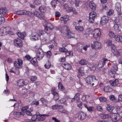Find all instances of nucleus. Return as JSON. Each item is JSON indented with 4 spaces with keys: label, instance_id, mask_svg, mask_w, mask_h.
<instances>
[{
    "label": "nucleus",
    "instance_id": "4",
    "mask_svg": "<svg viewBox=\"0 0 122 122\" xmlns=\"http://www.w3.org/2000/svg\"><path fill=\"white\" fill-rule=\"evenodd\" d=\"M115 22L113 26L114 29L116 32H119L121 28L120 20L118 19H116L115 20Z\"/></svg>",
    "mask_w": 122,
    "mask_h": 122
},
{
    "label": "nucleus",
    "instance_id": "23",
    "mask_svg": "<svg viewBox=\"0 0 122 122\" xmlns=\"http://www.w3.org/2000/svg\"><path fill=\"white\" fill-rule=\"evenodd\" d=\"M64 8L67 12H72L73 10V8L72 7H69L68 6L66 5H64Z\"/></svg>",
    "mask_w": 122,
    "mask_h": 122
},
{
    "label": "nucleus",
    "instance_id": "14",
    "mask_svg": "<svg viewBox=\"0 0 122 122\" xmlns=\"http://www.w3.org/2000/svg\"><path fill=\"white\" fill-rule=\"evenodd\" d=\"M109 82L111 85L113 86H115L119 84V81L117 79H115L114 80H110Z\"/></svg>",
    "mask_w": 122,
    "mask_h": 122
},
{
    "label": "nucleus",
    "instance_id": "24",
    "mask_svg": "<svg viewBox=\"0 0 122 122\" xmlns=\"http://www.w3.org/2000/svg\"><path fill=\"white\" fill-rule=\"evenodd\" d=\"M69 19V16L68 15H66L63 17H61L60 18V20H61L63 21L64 23H66Z\"/></svg>",
    "mask_w": 122,
    "mask_h": 122
},
{
    "label": "nucleus",
    "instance_id": "16",
    "mask_svg": "<svg viewBox=\"0 0 122 122\" xmlns=\"http://www.w3.org/2000/svg\"><path fill=\"white\" fill-rule=\"evenodd\" d=\"M67 28V32L68 36V38H73L74 37V34L73 33L71 32L70 30L68 29V27Z\"/></svg>",
    "mask_w": 122,
    "mask_h": 122
},
{
    "label": "nucleus",
    "instance_id": "57",
    "mask_svg": "<svg viewBox=\"0 0 122 122\" xmlns=\"http://www.w3.org/2000/svg\"><path fill=\"white\" fill-rule=\"evenodd\" d=\"M15 66L17 68H20L21 67L20 66L19 64L17 61H15L14 63Z\"/></svg>",
    "mask_w": 122,
    "mask_h": 122
},
{
    "label": "nucleus",
    "instance_id": "51",
    "mask_svg": "<svg viewBox=\"0 0 122 122\" xmlns=\"http://www.w3.org/2000/svg\"><path fill=\"white\" fill-rule=\"evenodd\" d=\"M59 50L60 51L62 52H66L67 51V50L64 47L60 48Z\"/></svg>",
    "mask_w": 122,
    "mask_h": 122
},
{
    "label": "nucleus",
    "instance_id": "34",
    "mask_svg": "<svg viewBox=\"0 0 122 122\" xmlns=\"http://www.w3.org/2000/svg\"><path fill=\"white\" fill-rule=\"evenodd\" d=\"M30 62L33 65L36 64L37 62L36 58V57H34L30 61Z\"/></svg>",
    "mask_w": 122,
    "mask_h": 122
},
{
    "label": "nucleus",
    "instance_id": "39",
    "mask_svg": "<svg viewBox=\"0 0 122 122\" xmlns=\"http://www.w3.org/2000/svg\"><path fill=\"white\" fill-rule=\"evenodd\" d=\"M58 89L62 91L64 90V88L62 84L60 82H59L58 85Z\"/></svg>",
    "mask_w": 122,
    "mask_h": 122
},
{
    "label": "nucleus",
    "instance_id": "49",
    "mask_svg": "<svg viewBox=\"0 0 122 122\" xmlns=\"http://www.w3.org/2000/svg\"><path fill=\"white\" fill-rule=\"evenodd\" d=\"M54 95V99L56 101L59 98V96L57 93H56V94H53Z\"/></svg>",
    "mask_w": 122,
    "mask_h": 122
},
{
    "label": "nucleus",
    "instance_id": "48",
    "mask_svg": "<svg viewBox=\"0 0 122 122\" xmlns=\"http://www.w3.org/2000/svg\"><path fill=\"white\" fill-rule=\"evenodd\" d=\"M45 17V16L44 14L42 13H39L38 16V17L41 20L43 19Z\"/></svg>",
    "mask_w": 122,
    "mask_h": 122
},
{
    "label": "nucleus",
    "instance_id": "46",
    "mask_svg": "<svg viewBox=\"0 0 122 122\" xmlns=\"http://www.w3.org/2000/svg\"><path fill=\"white\" fill-rule=\"evenodd\" d=\"M33 3L36 5H38L41 4V0H34Z\"/></svg>",
    "mask_w": 122,
    "mask_h": 122
},
{
    "label": "nucleus",
    "instance_id": "58",
    "mask_svg": "<svg viewBox=\"0 0 122 122\" xmlns=\"http://www.w3.org/2000/svg\"><path fill=\"white\" fill-rule=\"evenodd\" d=\"M117 112L119 113H120L122 112V106L118 107L117 108Z\"/></svg>",
    "mask_w": 122,
    "mask_h": 122
},
{
    "label": "nucleus",
    "instance_id": "12",
    "mask_svg": "<svg viewBox=\"0 0 122 122\" xmlns=\"http://www.w3.org/2000/svg\"><path fill=\"white\" fill-rule=\"evenodd\" d=\"M111 49L112 52L114 55L117 56H118L120 55L119 52L116 49L114 45H112Z\"/></svg>",
    "mask_w": 122,
    "mask_h": 122
},
{
    "label": "nucleus",
    "instance_id": "2",
    "mask_svg": "<svg viewBox=\"0 0 122 122\" xmlns=\"http://www.w3.org/2000/svg\"><path fill=\"white\" fill-rule=\"evenodd\" d=\"M44 34V31L42 30H35L33 32L30 36L31 39L34 40H37L39 37H40L41 35H43Z\"/></svg>",
    "mask_w": 122,
    "mask_h": 122
},
{
    "label": "nucleus",
    "instance_id": "11",
    "mask_svg": "<svg viewBox=\"0 0 122 122\" xmlns=\"http://www.w3.org/2000/svg\"><path fill=\"white\" fill-rule=\"evenodd\" d=\"M29 83L28 81L26 79H21L19 80L18 82L19 86H23Z\"/></svg>",
    "mask_w": 122,
    "mask_h": 122
},
{
    "label": "nucleus",
    "instance_id": "55",
    "mask_svg": "<svg viewBox=\"0 0 122 122\" xmlns=\"http://www.w3.org/2000/svg\"><path fill=\"white\" fill-rule=\"evenodd\" d=\"M41 101L42 103L45 105H46L47 103V101L43 98H41Z\"/></svg>",
    "mask_w": 122,
    "mask_h": 122
},
{
    "label": "nucleus",
    "instance_id": "27",
    "mask_svg": "<svg viewBox=\"0 0 122 122\" xmlns=\"http://www.w3.org/2000/svg\"><path fill=\"white\" fill-rule=\"evenodd\" d=\"M77 71L79 75H82V74H84L85 73L84 68L83 67L79 68L77 69Z\"/></svg>",
    "mask_w": 122,
    "mask_h": 122
},
{
    "label": "nucleus",
    "instance_id": "63",
    "mask_svg": "<svg viewBox=\"0 0 122 122\" xmlns=\"http://www.w3.org/2000/svg\"><path fill=\"white\" fill-rule=\"evenodd\" d=\"M39 13L37 11L35 10L33 11V14L35 15L38 17Z\"/></svg>",
    "mask_w": 122,
    "mask_h": 122
},
{
    "label": "nucleus",
    "instance_id": "5",
    "mask_svg": "<svg viewBox=\"0 0 122 122\" xmlns=\"http://www.w3.org/2000/svg\"><path fill=\"white\" fill-rule=\"evenodd\" d=\"M86 116V114L81 112H80L77 113L75 115V117L78 119L83 120L85 118Z\"/></svg>",
    "mask_w": 122,
    "mask_h": 122
},
{
    "label": "nucleus",
    "instance_id": "17",
    "mask_svg": "<svg viewBox=\"0 0 122 122\" xmlns=\"http://www.w3.org/2000/svg\"><path fill=\"white\" fill-rule=\"evenodd\" d=\"M39 116L40 117H38V120L42 121H43L45 119V117H48L49 115H48L44 114L43 115L39 114Z\"/></svg>",
    "mask_w": 122,
    "mask_h": 122
},
{
    "label": "nucleus",
    "instance_id": "53",
    "mask_svg": "<svg viewBox=\"0 0 122 122\" xmlns=\"http://www.w3.org/2000/svg\"><path fill=\"white\" fill-rule=\"evenodd\" d=\"M51 55L52 54L50 51H49L47 52L46 56L47 57H48V58H50V57L51 56Z\"/></svg>",
    "mask_w": 122,
    "mask_h": 122
},
{
    "label": "nucleus",
    "instance_id": "47",
    "mask_svg": "<svg viewBox=\"0 0 122 122\" xmlns=\"http://www.w3.org/2000/svg\"><path fill=\"white\" fill-rule=\"evenodd\" d=\"M29 107L28 106H26L23 107H22L21 108V111L22 112H25L27 111V110L29 108Z\"/></svg>",
    "mask_w": 122,
    "mask_h": 122
},
{
    "label": "nucleus",
    "instance_id": "20",
    "mask_svg": "<svg viewBox=\"0 0 122 122\" xmlns=\"http://www.w3.org/2000/svg\"><path fill=\"white\" fill-rule=\"evenodd\" d=\"M62 65L64 68L68 70H70L71 68V65L67 63H63Z\"/></svg>",
    "mask_w": 122,
    "mask_h": 122
},
{
    "label": "nucleus",
    "instance_id": "1",
    "mask_svg": "<svg viewBox=\"0 0 122 122\" xmlns=\"http://www.w3.org/2000/svg\"><path fill=\"white\" fill-rule=\"evenodd\" d=\"M86 82L88 83L91 84L93 82V83L92 84V86L94 85L95 86H97L98 84V81L96 79L95 76L93 75H91L87 77L86 79Z\"/></svg>",
    "mask_w": 122,
    "mask_h": 122
},
{
    "label": "nucleus",
    "instance_id": "31",
    "mask_svg": "<svg viewBox=\"0 0 122 122\" xmlns=\"http://www.w3.org/2000/svg\"><path fill=\"white\" fill-rule=\"evenodd\" d=\"M104 90L106 92H110L112 91V89L110 87L107 86L104 87Z\"/></svg>",
    "mask_w": 122,
    "mask_h": 122
},
{
    "label": "nucleus",
    "instance_id": "59",
    "mask_svg": "<svg viewBox=\"0 0 122 122\" xmlns=\"http://www.w3.org/2000/svg\"><path fill=\"white\" fill-rule=\"evenodd\" d=\"M59 105L58 104H56L53 105L52 107L51 108L52 109L54 110L56 109H58Z\"/></svg>",
    "mask_w": 122,
    "mask_h": 122
},
{
    "label": "nucleus",
    "instance_id": "13",
    "mask_svg": "<svg viewBox=\"0 0 122 122\" xmlns=\"http://www.w3.org/2000/svg\"><path fill=\"white\" fill-rule=\"evenodd\" d=\"M108 20L109 18L107 16H104L102 17L100 23L102 25H104L108 22Z\"/></svg>",
    "mask_w": 122,
    "mask_h": 122
},
{
    "label": "nucleus",
    "instance_id": "8",
    "mask_svg": "<svg viewBox=\"0 0 122 122\" xmlns=\"http://www.w3.org/2000/svg\"><path fill=\"white\" fill-rule=\"evenodd\" d=\"M101 30L99 29H96L94 30L93 33V37L96 39H98L101 35Z\"/></svg>",
    "mask_w": 122,
    "mask_h": 122
},
{
    "label": "nucleus",
    "instance_id": "3",
    "mask_svg": "<svg viewBox=\"0 0 122 122\" xmlns=\"http://www.w3.org/2000/svg\"><path fill=\"white\" fill-rule=\"evenodd\" d=\"M116 9L118 12V17L120 20H122V14L121 12V6L119 2H117L116 4Z\"/></svg>",
    "mask_w": 122,
    "mask_h": 122
},
{
    "label": "nucleus",
    "instance_id": "7",
    "mask_svg": "<svg viewBox=\"0 0 122 122\" xmlns=\"http://www.w3.org/2000/svg\"><path fill=\"white\" fill-rule=\"evenodd\" d=\"M44 56V53L41 48H39L36 53V56L38 59L40 60Z\"/></svg>",
    "mask_w": 122,
    "mask_h": 122
},
{
    "label": "nucleus",
    "instance_id": "42",
    "mask_svg": "<svg viewBox=\"0 0 122 122\" xmlns=\"http://www.w3.org/2000/svg\"><path fill=\"white\" fill-rule=\"evenodd\" d=\"M13 114L14 116L17 117H19L20 116V112H13Z\"/></svg>",
    "mask_w": 122,
    "mask_h": 122
},
{
    "label": "nucleus",
    "instance_id": "28",
    "mask_svg": "<svg viewBox=\"0 0 122 122\" xmlns=\"http://www.w3.org/2000/svg\"><path fill=\"white\" fill-rule=\"evenodd\" d=\"M39 10L41 12L44 13L46 11V7L44 5H41L39 7Z\"/></svg>",
    "mask_w": 122,
    "mask_h": 122
},
{
    "label": "nucleus",
    "instance_id": "19",
    "mask_svg": "<svg viewBox=\"0 0 122 122\" xmlns=\"http://www.w3.org/2000/svg\"><path fill=\"white\" fill-rule=\"evenodd\" d=\"M76 22H74L73 23L74 25L75 26V29L77 31H83L84 30L83 28V27L81 26H76Z\"/></svg>",
    "mask_w": 122,
    "mask_h": 122
},
{
    "label": "nucleus",
    "instance_id": "37",
    "mask_svg": "<svg viewBox=\"0 0 122 122\" xmlns=\"http://www.w3.org/2000/svg\"><path fill=\"white\" fill-rule=\"evenodd\" d=\"M45 67L47 69H49L51 66V64L49 61H48L44 65Z\"/></svg>",
    "mask_w": 122,
    "mask_h": 122
},
{
    "label": "nucleus",
    "instance_id": "10",
    "mask_svg": "<svg viewBox=\"0 0 122 122\" xmlns=\"http://www.w3.org/2000/svg\"><path fill=\"white\" fill-rule=\"evenodd\" d=\"M91 46L92 48L99 49L101 48V43L97 41H94L93 43L92 44Z\"/></svg>",
    "mask_w": 122,
    "mask_h": 122
},
{
    "label": "nucleus",
    "instance_id": "30",
    "mask_svg": "<svg viewBox=\"0 0 122 122\" xmlns=\"http://www.w3.org/2000/svg\"><path fill=\"white\" fill-rule=\"evenodd\" d=\"M106 109L107 111L111 112L114 109V107L109 105H107L106 107Z\"/></svg>",
    "mask_w": 122,
    "mask_h": 122
},
{
    "label": "nucleus",
    "instance_id": "9",
    "mask_svg": "<svg viewBox=\"0 0 122 122\" xmlns=\"http://www.w3.org/2000/svg\"><path fill=\"white\" fill-rule=\"evenodd\" d=\"M96 16V12H91L89 14V22L91 23H93L95 21V17Z\"/></svg>",
    "mask_w": 122,
    "mask_h": 122
},
{
    "label": "nucleus",
    "instance_id": "25",
    "mask_svg": "<svg viewBox=\"0 0 122 122\" xmlns=\"http://www.w3.org/2000/svg\"><path fill=\"white\" fill-rule=\"evenodd\" d=\"M7 12V10L5 8H0V14L1 15H5Z\"/></svg>",
    "mask_w": 122,
    "mask_h": 122
},
{
    "label": "nucleus",
    "instance_id": "43",
    "mask_svg": "<svg viewBox=\"0 0 122 122\" xmlns=\"http://www.w3.org/2000/svg\"><path fill=\"white\" fill-rule=\"evenodd\" d=\"M109 37L111 38H114L116 37L115 34L112 31H110L109 32Z\"/></svg>",
    "mask_w": 122,
    "mask_h": 122
},
{
    "label": "nucleus",
    "instance_id": "45",
    "mask_svg": "<svg viewBox=\"0 0 122 122\" xmlns=\"http://www.w3.org/2000/svg\"><path fill=\"white\" fill-rule=\"evenodd\" d=\"M25 13V15H27L31 17L33 16V14L31 12L26 10V12Z\"/></svg>",
    "mask_w": 122,
    "mask_h": 122
},
{
    "label": "nucleus",
    "instance_id": "44",
    "mask_svg": "<svg viewBox=\"0 0 122 122\" xmlns=\"http://www.w3.org/2000/svg\"><path fill=\"white\" fill-rule=\"evenodd\" d=\"M80 97V94L79 93H77L75 94L74 97L75 100H76L78 101Z\"/></svg>",
    "mask_w": 122,
    "mask_h": 122
},
{
    "label": "nucleus",
    "instance_id": "6",
    "mask_svg": "<svg viewBox=\"0 0 122 122\" xmlns=\"http://www.w3.org/2000/svg\"><path fill=\"white\" fill-rule=\"evenodd\" d=\"M13 44L15 46L18 47H21L23 46V42L19 38L14 39Z\"/></svg>",
    "mask_w": 122,
    "mask_h": 122
},
{
    "label": "nucleus",
    "instance_id": "22",
    "mask_svg": "<svg viewBox=\"0 0 122 122\" xmlns=\"http://www.w3.org/2000/svg\"><path fill=\"white\" fill-rule=\"evenodd\" d=\"M89 6L92 10L93 11L95 10L96 8V5L92 2H90L89 4Z\"/></svg>",
    "mask_w": 122,
    "mask_h": 122
},
{
    "label": "nucleus",
    "instance_id": "18",
    "mask_svg": "<svg viewBox=\"0 0 122 122\" xmlns=\"http://www.w3.org/2000/svg\"><path fill=\"white\" fill-rule=\"evenodd\" d=\"M93 32V30L90 28H88L86 29L85 32L84 33V35L88 36L90 34H92Z\"/></svg>",
    "mask_w": 122,
    "mask_h": 122
},
{
    "label": "nucleus",
    "instance_id": "33",
    "mask_svg": "<svg viewBox=\"0 0 122 122\" xmlns=\"http://www.w3.org/2000/svg\"><path fill=\"white\" fill-rule=\"evenodd\" d=\"M116 41L118 42H122V36L116 35L115 38Z\"/></svg>",
    "mask_w": 122,
    "mask_h": 122
},
{
    "label": "nucleus",
    "instance_id": "35",
    "mask_svg": "<svg viewBox=\"0 0 122 122\" xmlns=\"http://www.w3.org/2000/svg\"><path fill=\"white\" fill-rule=\"evenodd\" d=\"M114 13V10L112 9H110L109 11L107 12V15H112Z\"/></svg>",
    "mask_w": 122,
    "mask_h": 122
},
{
    "label": "nucleus",
    "instance_id": "29",
    "mask_svg": "<svg viewBox=\"0 0 122 122\" xmlns=\"http://www.w3.org/2000/svg\"><path fill=\"white\" fill-rule=\"evenodd\" d=\"M26 10H20L16 12V14L18 15H24L25 14Z\"/></svg>",
    "mask_w": 122,
    "mask_h": 122
},
{
    "label": "nucleus",
    "instance_id": "50",
    "mask_svg": "<svg viewBox=\"0 0 122 122\" xmlns=\"http://www.w3.org/2000/svg\"><path fill=\"white\" fill-rule=\"evenodd\" d=\"M48 28L52 30L53 28V26L50 23H48L47 24L46 26Z\"/></svg>",
    "mask_w": 122,
    "mask_h": 122
},
{
    "label": "nucleus",
    "instance_id": "62",
    "mask_svg": "<svg viewBox=\"0 0 122 122\" xmlns=\"http://www.w3.org/2000/svg\"><path fill=\"white\" fill-rule=\"evenodd\" d=\"M109 99L111 101H113L115 100L116 98L113 95H111L109 97Z\"/></svg>",
    "mask_w": 122,
    "mask_h": 122
},
{
    "label": "nucleus",
    "instance_id": "61",
    "mask_svg": "<svg viewBox=\"0 0 122 122\" xmlns=\"http://www.w3.org/2000/svg\"><path fill=\"white\" fill-rule=\"evenodd\" d=\"M80 3L79 0H75V4L76 7H77L79 6Z\"/></svg>",
    "mask_w": 122,
    "mask_h": 122
},
{
    "label": "nucleus",
    "instance_id": "40",
    "mask_svg": "<svg viewBox=\"0 0 122 122\" xmlns=\"http://www.w3.org/2000/svg\"><path fill=\"white\" fill-rule=\"evenodd\" d=\"M104 65V64L102 61H100L99 62L98 65L97 67L98 69L101 68Z\"/></svg>",
    "mask_w": 122,
    "mask_h": 122
},
{
    "label": "nucleus",
    "instance_id": "32",
    "mask_svg": "<svg viewBox=\"0 0 122 122\" xmlns=\"http://www.w3.org/2000/svg\"><path fill=\"white\" fill-rule=\"evenodd\" d=\"M117 114L116 113H112L110 115V117L112 120H117Z\"/></svg>",
    "mask_w": 122,
    "mask_h": 122
},
{
    "label": "nucleus",
    "instance_id": "56",
    "mask_svg": "<svg viewBox=\"0 0 122 122\" xmlns=\"http://www.w3.org/2000/svg\"><path fill=\"white\" fill-rule=\"evenodd\" d=\"M65 55L66 56H69L71 55L72 56V52L71 51H66L65 53Z\"/></svg>",
    "mask_w": 122,
    "mask_h": 122
},
{
    "label": "nucleus",
    "instance_id": "64",
    "mask_svg": "<svg viewBox=\"0 0 122 122\" xmlns=\"http://www.w3.org/2000/svg\"><path fill=\"white\" fill-rule=\"evenodd\" d=\"M18 63L20 66L21 67V66L22 64V61L20 59H18Z\"/></svg>",
    "mask_w": 122,
    "mask_h": 122
},
{
    "label": "nucleus",
    "instance_id": "15",
    "mask_svg": "<svg viewBox=\"0 0 122 122\" xmlns=\"http://www.w3.org/2000/svg\"><path fill=\"white\" fill-rule=\"evenodd\" d=\"M118 69L117 66L115 65L112 67L111 69L110 70V74H114L116 73V71H117Z\"/></svg>",
    "mask_w": 122,
    "mask_h": 122
},
{
    "label": "nucleus",
    "instance_id": "54",
    "mask_svg": "<svg viewBox=\"0 0 122 122\" xmlns=\"http://www.w3.org/2000/svg\"><path fill=\"white\" fill-rule=\"evenodd\" d=\"M99 100L101 102H105L107 100V99L105 97H102L99 98Z\"/></svg>",
    "mask_w": 122,
    "mask_h": 122
},
{
    "label": "nucleus",
    "instance_id": "52",
    "mask_svg": "<svg viewBox=\"0 0 122 122\" xmlns=\"http://www.w3.org/2000/svg\"><path fill=\"white\" fill-rule=\"evenodd\" d=\"M37 115L35 114L32 116L31 119L32 121H35L37 119Z\"/></svg>",
    "mask_w": 122,
    "mask_h": 122
},
{
    "label": "nucleus",
    "instance_id": "60",
    "mask_svg": "<svg viewBox=\"0 0 122 122\" xmlns=\"http://www.w3.org/2000/svg\"><path fill=\"white\" fill-rule=\"evenodd\" d=\"M51 30H52L48 28L46 26L44 30L45 32H46L47 33H49L50 32Z\"/></svg>",
    "mask_w": 122,
    "mask_h": 122
},
{
    "label": "nucleus",
    "instance_id": "41",
    "mask_svg": "<svg viewBox=\"0 0 122 122\" xmlns=\"http://www.w3.org/2000/svg\"><path fill=\"white\" fill-rule=\"evenodd\" d=\"M110 116L108 114H105L101 116V118L102 119H108L110 117Z\"/></svg>",
    "mask_w": 122,
    "mask_h": 122
},
{
    "label": "nucleus",
    "instance_id": "21",
    "mask_svg": "<svg viewBox=\"0 0 122 122\" xmlns=\"http://www.w3.org/2000/svg\"><path fill=\"white\" fill-rule=\"evenodd\" d=\"M16 34L19 37L22 39H24V37L26 36V33L24 32H22V33L20 32H18L16 33Z\"/></svg>",
    "mask_w": 122,
    "mask_h": 122
},
{
    "label": "nucleus",
    "instance_id": "26",
    "mask_svg": "<svg viewBox=\"0 0 122 122\" xmlns=\"http://www.w3.org/2000/svg\"><path fill=\"white\" fill-rule=\"evenodd\" d=\"M58 110L62 113H65L66 112V110L64 108V107L61 105H59Z\"/></svg>",
    "mask_w": 122,
    "mask_h": 122
},
{
    "label": "nucleus",
    "instance_id": "36",
    "mask_svg": "<svg viewBox=\"0 0 122 122\" xmlns=\"http://www.w3.org/2000/svg\"><path fill=\"white\" fill-rule=\"evenodd\" d=\"M83 47L81 45H78L77 46V50L79 52H82Z\"/></svg>",
    "mask_w": 122,
    "mask_h": 122
},
{
    "label": "nucleus",
    "instance_id": "38",
    "mask_svg": "<svg viewBox=\"0 0 122 122\" xmlns=\"http://www.w3.org/2000/svg\"><path fill=\"white\" fill-rule=\"evenodd\" d=\"M79 63L82 65H86L87 63V62L85 60H82L80 61Z\"/></svg>",
    "mask_w": 122,
    "mask_h": 122
}]
</instances>
